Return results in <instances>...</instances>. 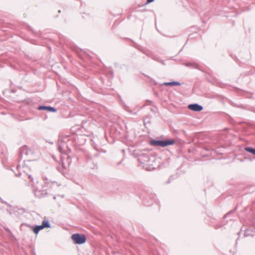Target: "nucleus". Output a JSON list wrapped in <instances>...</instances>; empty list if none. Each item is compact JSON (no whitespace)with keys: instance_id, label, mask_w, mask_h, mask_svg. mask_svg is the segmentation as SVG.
<instances>
[{"instance_id":"1","label":"nucleus","mask_w":255,"mask_h":255,"mask_svg":"<svg viewBox=\"0 0 255 255\" xmlns=\"http://www.w3.org/2000/svg\"><path fill=\"white\" fill-rule=\"evenodd\" d=\"M71 162L72 160L71 158L68 156L65 161L62 162L61 164L57 166V169L65 176Z\"/></svg>"},{"instance_id":"2","label":"nucleus","mask_w":255,"mask_h":255,"mask_svg":"<svg viewBox=\"0 0 255 255\" xmlns=\"http://www.w3.org/2000/svg\"><path fill=\"white\" fill-rule=\"evenodd\" d=\"M175 141L171 139L169 140H152L151 144L156 146L165 147L168 145H172L174 143Z\"/></svg>"},{"instance_id":"3","label":"nucleus","mask_w":255,"mask_h":255,"mask_svg":"<svg viewBox=\"0 0 255 255\" xmlns=\"http://www.w3.org/2000/svg\"><path fill=\"white\" fill-rule=\"evenodd\" d=\"M27 169V166H22L21 167L20 165H18L16 166V171H15V174L16 176H20L22 175V172L24 174L27 175L28 178L30 180L31 182L33 181V178L32 177L31 174H29L28 173L26 172V171Z\"/></svg>"},{"instance_id":"4","label":"nucleus","mask_w":255,"mask_h":255,"mask_svg":"<svg viewBox=\"0 0 255 255\" xmlns=\"http://www.w3.org/2000/svg\"><path fill=\"white\" fill-rule=\"evenodd\" d=\"M48 187L44 186L42 188H37L34 189V193L35 195L38 197H44L48 194Z\"/></svg>"},{"instance_id":"5","label":"nucleus","mask_w":255,"mask_h":255,"mask_svg":"<svg viewBox=\"0 0 255 255\" xmlns=\"http://www.w3.org/2000/svg\"><path fill=\"white\" fill-rule=\"evenodd\" d=\"M72 239L76 244L81 245L86 242V237L85 235L80 234H75L72 235Z\"/></svg>"},{"instance_id":"6","label":"nucleus","mask_w":255,"mask_h":255,"mask_svg":"<svg viewBox=\"0 0 255 255\" xmlns=\"http://www.w3.org/2000/svg\"><path fill=\"white\" fill-rule=\"evenodd\" d=\"M138 160L141 164H147L149 161V157L147 154H143L139 156Z\"/></svg>"},{"instance_id":"7","label":"nucleus","mask_w":255,"mask_h":255,"mask_svg":"<svg viewBox=\"0 0 255 255\" xmlns=\"http://www.w3.org/2000/svg\"><path fill=\"white\" fill-rule=\"evenodd\" d=\"M188 108L190 110H192L193 111H195V112H200L203 109V108L202 106H201L198 104H190L188 106Z\"/></svg>"},{"instance_id":"8","label":"nucleus","mask_w":255,"mask_h":255,"mask_svg":"<svg viewBox=\"0 0 255 255\" xmlns=\"http://www.w3.org/2000/svg\"><path fill=\"white\" fill-rule=\"evenodd\" d=\"M37 109L38 110H46L50 112H56V109L51 106H40Z\"/></svg>"},{"instance_id":"9","label":"nucleus","mask_w":255,"mask_h":255,"mask_svg":"<svg viewBox=\"0 0 255 255\" xmlns=\"http://www.w3.org/2000/svg\"><path fill=\"white\" fill-rule=\"evenodd\" d=\"M161 86H180L181 83L179 82L173 81V82H164L160 85Z\"/></svg>"},{"instance_id":"10","label":"nucleus","mask_w":255,"mask_h":255,"mask_svg":"<svg viewBox=\"0 0 255 255\" xmlns=\"http://www.w3.org/2000/svg\"><path fill=\"white\" fill-rule=\"evenodd\" d=\"M43 229L42 225H37L35 227L33 228V231L36 234H37L40 230Z\"/></svg>"},{"instance_id":"11","label":"nucleus","mask_w":255,"mask_h":255,"mask_svg":"<svg viewBox=\"0 0 255 255\" xmlns=\"http://www.w3.org/2000/svg\"><path fill=\"white\" fill-rule=\"evenodd\" d=\"M42 227L43 229H44L45 228H50V224L48 221L47 220H43L42 223Z\"/></svg>"},{"instance_id":"12","label":"nucleus","mask_w":255,"mask_h":255,"mask_svg":"<svg viewBox=\"0 0 255 255\" xmlns=\"http://www.w3.org/2000/svg\"><path fill=\"white\" fill-rule=\"evenodd\" d=\"M246 151L255 155V148H253L252 147H246Z\"/></svg>"},{"instance_id":"13","label":"nucleus","mask_w":255,"mask_h":255,"mask_svg":"<svg viewBox=\"0 0 255 255\" xmlns=\"http://www.w3.org/2000/svg\"><path fill=\"white\" fill-rule=\"evenodd\" d=\"M93 165H90L89 166H90V167L91 168H95L96 167V164H93Z\"/></svg>"},{"instance_id":"14","label":"nucleus","mask_w":255,"mask_h":255,"mask_svg":"<svg viewBox=\"0 0 255 255\" xmlns=\"http://www.w3.org/2000/svg\"><path fill=\"white\" fill-rule=\"evenodd\" d=\"M154 0H146V3H149L151 2H153Z\"/></svg>"},{"instance_id":"15","label":"nucleus","mask_w":255,"mask_h":255,"mask_svg":"<svg viewBox=\"0 0 255 255\" xmlns=\"http://www.w3.org/2000/svg\"><path fill=\"white\" fill-rule=\"evenodd\" d=\"M192 64L190 63L186 64V66H192Z\"/></svg>"},{"instance_id":"16","label":"nucleus","mask_w":255,"mask_h":255,"mask_svg":"<svg viewBox=\"0 0 255 255\" xmlns=\"http://www.w3.org/2000/svg\"><path fill=\"white\" fill-rule=\"evenodd\" d=\"M231 213V212L228 213V214H227L226 215H225L224 217L226 218L228 215H229L230 213Z\"/></svg>"},{"instance_id":"17","label":"nucleus","mask_w":255,"mask_h":255,"mask_svg":"<svg viewBox=\"0 0 255 255\" xmlns=\"http://www.w3.org/2000/svg\"><path fill=\"white\" fill-rule=\"evenodd\" d=\"M88 162H89V164H90L91 163V160H89Z\"/></svg>"},{"instance_id":"18","label":"nucleus","mask_w":255,"mask_h":255,"mask_svg":"<svg viewBox=\"0 0 255 255\" xmlns=\"http://www.w3.org/2000/svg\"><path fill=\"white\" fill-rule=\"evenodd\" d=\"M25 150V148H23L22 149V150H23V151H24V150Z\"/></svg>"},{"instance_id":"19","label":"nucleus","mask_w":255,"mask_h":255,"mask_svg":"<svg viewBox=\"0 0 255 255\" xmlns=\"http://www.w3.org/2000/svg\"><path fill=\"white\" fill-rule=\"evenodd\" d=\"M24 153H25V154H27V151H25L24 152Z\"/></svg>"}]
</instances>
